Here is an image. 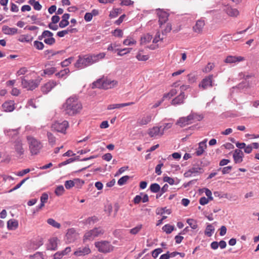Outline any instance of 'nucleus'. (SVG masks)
<instances>
[{"label":"nucleus","mask_w":259,"mask_h":259,"mask_svg":"<svg viewBox=\"0 0 259 259\" xmlns=\"http://www.w3.org/2000/svg\"><path fill=\"white\" fill-rule=\"evenodd\" d=\"M98 218L94 216V217H90V218H89L88 219H87L85 221L84 223L85 224L92 225V224H94L95 223L97 222L98 221Z\"/></svg>","instance_id":"nucleus-56"},{"label":"nucleus","mask_w":259,"mask_h":259,"mask_svg":"<svg viewBox=\"0 0 259 259\" xmlns=\"http://www.w3.org/2000/svg\"><path fill=\"white\" fill-rule=\"evenodd\" d=\"M76 32L77 29L76 28H68L66 30L58 31L57 33V35L59 37H62L64 36L66 34H68L69 33H75Z\"/></svg>","instance_id":"nucleus-34"},{"label":"nucleus","mask_w":259,"mask_h":259,"mask_svg":"<svg viewBox=\"0 0 259 259\" xmlns=\"http://www.w3.org/2000/svg\"><path fill=\"white\" fill-rule=\"evenodd\" d=\"M152 115L151 114H145L141 117H140L137 121L139 125H144L150 123L152 120Z\"/></svg>","instance_id":"nucleus-14"},{"label":"nucleus","mask_w":259,"mask_h":259,"mask_svg":"<svg viewBox=\"0 0 259 259\" xmlns=\"http://www.w3.org/2000/svg\"><path fill=\"white\" fill-rule=\"evenodd\" d=\"M53 33L49 30H45L41 36L38 37L39 39L44 38V42L48 45H52L55 42V39L53 37Z\"/></svg>","instance_id":"nucleus-7"},{"label":"nucleus","mask_w":259,"mask_h":259,"mask_svg":"<svg viewBox=\"0 0 259 259\" xmlns=\"http://www.w3.org/2000/svg\"><path fill=\"white\" fill-rule=\"evenodd\" d=\"M143 52V50H140L138 52L136 58L138 61H146L149 59V55L148 54L144 55Z\"/></svg>","instance_id":"nucleus-28"},{"label":"nucleus","mask_w":259,"mask_h":259,"mask_svg":"<svg viewBox=\"0 0 259 259\" xmlns=\"http://www.w3.org/2000/svg\"><path fill=\"white\" fill-rule=\"evenodd\" d=\"M148 134L151 138H157L163 135V130H162V126H154L148 130Z\"/></svg>","instance_id":"nucleus-10"},{"label":"nucleus","mask_w":259,"mask_h":259,"mask_svg":"<svg viewBox=\"0 0 259 259\" xmlns=\"http://www.w3.org/2000/svg\"><path fill=\"white\" fill-rule=\"evenodd\" d=\"M59 239L57 237L51 238L47 245V249L50 250H56L58 248Z\"/></svg>","instance_id":"nucleus-13"},{"label":"nucleus","mask_w":259,"mask_h":259,"mask_svg":"<svg viewBox=\"0 0 259 259\" xmlns=\"http://www.w3.org/2000/svg\"><path fill=\"white\" fill-rule=\"evenodd\" d=\"M185 96L184 93H181L178 96L172 100L171 104L176 105L182 104L185 99Z\"/></svg>","instance_id":"nucleus-29"},{"label":"nucleus","mask_w":259,"mask_h":259,"mask_svg":"<svg viewBox=\"0 0 259 259\" xmlns=\"http://www.w3.org/2000/svg\"><path fill=\"white\" fill-rule=\"evenodd\" d=\"M129 179L130 177L128 176H123L118 180L117 184L119 186H122L127 182Z\"/></svg>","instance_id":"nucleus-50"},{"label":"nucleus","mask_w":259,"mask_h":259,"mask_svg":"<svg viewBox=\"0 0 259 259\" xmlns=\"http://www.w3.org/2000/svg\"><path fill=\"white\" fill-rule=\"evenodd\" d=\"M122 10L120 8L114 9L112 11L110 12L109 17L110 18H115L118 14L121 13Z\"/></svg>","instance_id":"nucleus-47"},{"label":"nucleus","mask_w":259,"mask_h":259,"mask_svg":"<svg viewBox=\"0 0 259 259\" xmlns=\"http://www.w3.org/2000/svg\"><path fill=\"white\" fill-rule=\"evenodd\" d=\"M91 249L89 246L78 248L74 252V254L76 256H82L90 253Z\"/></svg>","instance_id":"nucleus-21"},{"label":"nucleus","mask_w":259,"mask_h":259,"mask_svg":"<svg viewBox=\"0 0 259 259\" xmlns=\"http://www.w3.org/2000/svg\"><path fill=\"white\" fill-rule=\"evenodd\" d=\"M189 116H191V123L195 122L196 121H200L201 120L203 116L201 114H198L196 113H191L189 115Z\"/></svg>","instance_id":"nucleus-33"},{"label":"nucleus","mask_w":259,"mask_h":259,"mask_svg":"<svg viewBox=\"0 0 259 259\" xmlns=\"http://www.w3.org/2000/svg\"><path fill=\"white\" fill-rule=\"evenodd\" d=\"M68 126V123L66 120L61 122L56 121L52 125V128L53 130L56 131L58 132L64 133L66 131Z\"/></svg>","instance_id":"nucleus-8"},{"label":"nucleus","mask_w":259,"mask_h":259,"mask_svg":"<svg viewBox=\"0 0 259 259\" xmlns=\"http://www.w3.org/2000/svg\"><path fill=\"white\" fill-rule=\"evenodd\" d=\"M27 140L31 153L32 155L38 154L42 147L40 142L30 136L27 137Z\"/></svg>","instance_id":"nucleus-2"},{"label":"nucleus","mask_w":259,"mask_h":259,"mask_svg":"<svg viewBox=\"0 0 259 259\" xmlns=\"http://www.w3.org/2000/svg\"><path fill=\"white\" fill-rule=\"evenodd\" d=\"M94 63L92 56L79 57L75 64V67L81 69Z\"/></svg>","instance_id":"nucleus-5"},{"label":"nucleus","mask_w":259,"mask_h":259,"mask_svg":"<svg viewBox=\"0 0 259 259\" xmlns=\"http://www.w3.org/2000/svg\"><path fill=\"white\" fill-rule=\"evenodd\" d=\"M214 67L213 63H208L207 65L203 69L204 72L208 73L211 71Z\"/></svg>","instance_id":"nucleus-54"},{"label":"nucleus","mask_w":259,"mask_h":259,"mask_svg":"<svg viewBox=\"0 0 259 259\" xmlns=\"http://www.w3.org/2000/svg\"><path fill=\"white\" fill-rule=\"evenodd\" d=\"M4 111L6 112H11L15 109L14 102L12 101L5 102L2 105Z\"/></svg>","instance_id":"nucleus-26"},{"label":"nucleus","mask_w":259,"mask_h":259,"mask_svg":"<svg viewBox=\"0 0 259 259\" xmlns=\"http://www.w3.org/2000/svg\"><path fill=\"white\" fill-rule=\"evenodd\" d=\"M224 11L230 17H237L239 15V12L237 9L229 6H226L224 9Z\"/></svg>","instance_id":"nucleus-16"},{"label":"nucleus","mask_w":259,"mask_h":259,"mask_svg":"<svg viewBox=\"0 0 259 259\" xmlns=\"http://www.w3.org/2000/svg\"><path fill=\"white\" fill-rule=\"evenodd\" d=\"M65 189L62 185L58 186L55 190V193L57 196L62 195L64 192Z\"/></svg>","instance_id":"nucleus-52"},{"label":"nucleus","mask_w":259,"mask_h":259,"mask_svg":"<svg viewBox=\"0 0 259 259\" xmlns=\"http://www.w3.org/2000/svg\"><path fill=\"white\" fill-rule=\"evenodd\" d=\"M159 28L163 34H166L170 31L171 30V25L170 23L167 21L161 24H159Z\"/></svg>","instance_id":"nucleus-22"},{"label":"nucleus","mask_w":259,"mask_h":259,"mask_svg":"<svg viewBox=\"0 0 259 259\" xmlns=\"http://www.w3.org/2000/svg\"><path fill=\"white\" fill-rule=\"evenodd\" d=\"M206 142L207 140L205 139L199 143V146L196 151V154L197 156H200L203 153L205 149L206 148Z\"/></svg>","instance_id":"nucleus-24"},{"label":"nucleus","mask_w":259,"mask_h":259,"mask_svg":"<svg viewBox=\"0 0 259 259\" xmlns=\"http://www.w3.org/2000/svg\"><path fill=\"white\" fill-rule=\"evenodd\" d=\"M105 55L106 54L105 53H101L97 55H92V57L94 63L98 62L101 59H103L105 57Z\"/></svg>","instance_id":"nucleus-43"},{"label":"nucleus","mask_w":259,"mask_h":259,"mask_svg":"<svg viewBox=\"0 0 259 259\" xmlns=\"http://www.w3.org/2000/svg\"><path fill=\"white\" fill-rule=\"evenodd\" d=\"M170 212V210L166 209V208H161L156 210V213L160 215H163L164 213L169 214Z\"/></svg>","instance_id":"nucleus-57"},{"label":"nucleus","mask_w":259,"mask_h":259,"mask_svg":"<svg viewBox=\"0 0 259 259\" xmlns=\"http://www.w3.org/2000/svg\"><path fill=\"white\" fill-rule=\"evenodd\" d=\"M134 102H128L125 103H121V104H110L107 106V109L109 110H112L114 109H119L125 106H128L134 104Z\"/></svg>","instance_id":"nucleus-25"},{"label":"nucleus","mask_w":259,"mask_h":259,"mask_svg":"<svg viewBox=\"0 0 259 259\" xmlns=\"http://www.w3.org/2000/svg\"><path fill=\"white\" fill-rule=\"evenodd\" d=\"M187 223L193 230L196 229L198 227L197 222L194 219H188L187 220Z\"/></svg>","instance_id":"nucleus-45"},{"label":"nucleus","mask_w":259,"mask_h":259,"mask_svg":"<svg viewBox=\"0 0 259 259\" xmlns=\"http://www.w3.org/2000/svg\"><path fill=\"white\" fill-rule=\"evenodd\" d=\"M243 60L244 58L241 56L236 57L229 56L226 58L225 62L227 63H234L237 62H240Z\"/></svg>","instance_id":"nucleus-27"},{"label":"nucleus","mask_w":259,"mask_h":259,"mask_svg":"<svg viewBox=\"0 0 259 259\" xmlns=\"http://www.w3.org/2000/svg\"><path fill=\"white\" fill-rule=\"evenodd\" d=\"M190 117L191 116L188 115L187 117H183L179 118V119L177 122V124L180 125L181 127H183L187 125L191 124Z\"/></svg>","instance_id":"nucleus-23"},{"label":"nucleus","mask_w":259,"mask_h":259,"mask_svg":"<svg viewBox=\"0 0 259 259\" xmlns=\"http://www.w3.org/2000/svg\"><path fill=\"white\" fill-rule=\"evenodd\" d=\"M164 35V34L162 33V34H161L159 31L157 32L155 36V37L153 39V42L157 43L159 41L162 40L163 39Z\"/></svg>","instance_id":"nucleus-53"},{"label":"nucleus","mask_w":259,"mask_h":259,"mask_svg":"<svg viewBox=\"0 0 259 259\" xmlns=\"http://www.w3.org/2000/svg\"><path fill=\"white\" fill-rule=\"evenodd\" d=\"M212 75H209L204 78L199 84V87L205 89L208 87H212Z\"/></svg>","instance_id":"nucleus-18"},{"label":"nucleus","mask_w":259,"mask_h":259,"mask_svg":"<svg viewBox=\"0 0 259 259\" xmlns=\"http://www.w3.org/2000/svg\"><path fill=\"white\" fill-rule=\"evenodd\" d=\"M150 191L153 193H157L160 191V187L159 184L157 183H153L150 185Z\"/></svg>","instance_id":"nucleus-49"},{"label":"nucleus","mask_w":259,"mask_h":259,"mask_svg":"<svg viewBox=\"0 0 259 259\" xmlns=\"http://www.w3.org/2000/svg\"><path fill=\"white\" fill-rule=\"evenodd\" d=\"M2 31L6 34L13 35L17 33L18 29L16 28H11L5 25L3 27Z\"/></svg>","instance_id":"nucleus-30"},{"label":"nucleus","mask_w":259,"mask_h":259,"mask_svg":"<svg viewBox=\"0 0 259 259\" xmlns=\"http://www.w3.org/2000/svg\"><path fill=\"white\" fill-rule=\"evenodd\" d=\"M70 73V70L68 68H65L55 74V76L58 78H66Z\"/></svg>","instance_id":"nucleus-32"},{"label":"nucleus","mask_w":259,"mask_h":259,"mask_svg":"<svg viewBox=\"0 0 259 259\" xmlns=\"http://www.w3.org/2000/svg\"><path fill=\"white\" fill-rule=\"evenodd\" d=\"M73 58L72 57H70L65 59L64 61L61 63V66L64 67L69 66L73 61Z\"/></svg>","instance_id":"nucleus-58"},{"label":"nucleus","mask_w":259,"mask_h":259,"mask_svg":"<svg viewBox=\"0 0 259 259\" xmlns=\"http://www.w3.org/2000/svg\"><path fill=\"white\" fill-rule=\"evenodd\" d=\"M33 40V37L30 35H21L19 37L18 40L22 42H30Z\"/></svg>","instance_id":"nucleus-35"},{"label":"nucleus","mask_w":259,"mask_h":259,"mask_svg":"<svg viewBox=\"0 0 259 259\" xmlns=\"http://www.w3.org/2000/svg\"><path fill=\"white\" fill-rule=\"evenodd\" d=\"M18 227V222L15 219H10L7 222V228L9 230H15Z\"/></svg>","instance_id":"nucleus-31"},{"label":"nucleus","mask_w":259,"mask_h":259,"mask_svg":"<svg viewBox=\"0 0 259 259\" xmlns=\"http://www.w3.org/2000/svg\"><path fill=\"white\" fill-rule=\"evenodd\" d=\"M48 141L50 144L54 145L55 143V138L51 133H48L47 134Z\"/></svg>","instance_id":"nucleus-63"},{"label":"nucleus","mask_w":259,"mask_h":259,"mask_svg":"<svg viewBox=\"0 0 259 259\" xmlns=\"http://www.w3.org/2000/svg\"><path fill=\"white\" fill-rule=\"evenodd\" d=\"M64 185L67 189H70L74 187V180L66 181L65 182Z\"/></svg>","instance_id":"nucleus-60"},{"label":"nucleus","mask_w":259,"mask_h":259,"mask_svg":"<svg viewBox=\"0 0 259 259\" xmlns=\"http://www.w3.org/2000/svg\"><path fill=\"white\" fill-rule=\"evenodd\" d=\"M60 82L56 81L54 80H51L44 84L41 88L42 92L44 94H48L50 92L54 87L57 84H59Z\"/></svg>","instance_id":"nucleus-12"},{"label":"nucleus","mask_w":259,"mask_h":259,"mask_svg":"<svg viewBox=\"0 0 259 259\" xmlns=\"http://www.w3.org/2000/svg\"><path fill=\"white\" fill-rule=\"evenodd\" d=\"M31 259H45V255L44 252H37L33 255H31Z\"/></svg>","instance_id":"nucleus-51"},{"label":"nucleus","mask_w":259,"mask_h":259,"mask_svg":"<svg viewBox=\"0 0 259 259\" xmlns=\"http://www.w3.org/2000/svg\"><path fill=\"white\" fill-rule=\"evenodd\" d=\"M188 82L190 83H194L196 81L197 77L193 73H190L188 75Z\"/></svg>","instance_id":"nucleus-59"},{"label":"nucleus","mask_w":259,"mask_h":259,"mask_svg":"<svg viewBox=\"0 0 259 259\" xmlns=\"http://www.w3.org/2000/svg\"><path fill=\"white\" fill-rule=\"evenodd\" d=\"M244 154L243 152L239 149H236L233 153V159L236 163H241L243 161Z\"/></svg>","instance_id":"nucleus-20"},{"label":"nucleus","mask_w":259,"mask_h":259,"mask_svg":"<svg viewBox=\"0 0 259 259\" xmlns=\"http://www.w3.org/2000/svg\"><path fill=\"white\" fill-rule=\"evenodd\" d=\"M34 46L36 48V49L39 50H41L43 49L44 45L41 41L35 40L34 41Z\"/></svg>","instance_id":"nucleus-62"},{"label":"nucleus","mask_w":259,"mask_h":259,"mask_svg":"<svg viewBox=\"0 0 259 259\" xmlns=\"http://www.w3.org/2000/svg\"><path fill=\"white\" fill-rule=\"evenodd\" d=\"M174 230V226L169 224H166L162 227V230L166 234L171 233Z\"/></svg>","instance_id":"nucleus-48"},{"label":"nucleus","mask_w":259,"mask_h":259,"mask_svg":"<svg viewBox=\"0 0 259 259\" xmlns=\"http://www.w3.org/2000/svg\"><path fill=\"white\" fill-rule=\"evenodd\" d=\"M104 79L105 78H101L98 79L97 81L94 82L93 83V88H99V89H104Z\"/></svg>","instance_id":"nucleus-36"},{"label":"nucleus","mask_w":259,"mask_h":259,"mask_svg":"<svg viewBox=\"0 0 259 259\" xmlns=\"http://www.w3.org/2000/svg\"><path fill=\"white\" fill-rule=\"evenodd\" d=\"M41 79L27 80L24 78L22 79V85L23 88L27 90H33L38 87Z\"/></svg>","instance_id":"nucleus-6"},{"label":"nucleus","mask_w":259,"mask_h":259,"mask_svg":"<svg viewBox=\"0 0 259 259\" xmlns=\"http://www.w3.org/2000/svg\"><path fill=\"white\" fill-rule=\"evenodd\" d=\"M214 231V227L211 224H208L206 226V229L205 231V234L208 237H210L212 236Z\"/></svg>","instance_id":"nucleus-39"},{"label":"nucleus","mask_w":259,"mask_h":259,"mask_svg":"<svg viewBox=\"0 0 259 259\" xmlns=\"http://www.w3.org/2000/svg\"><path fill=\"white\" fill-rule=\"evenodd\" d=\"M132 50V48H124L123 49H120L119 50V52H118L117 55L119 56H122L124 55L130 53Z\"/></svg>","instance_id":"nucleus-55"},{"label":"nucleus","mask_w":259,"mask_h":259,"mask_svg":"<svg viewBox=\"0 0 259 259\" xmlns=\"http://www.w3.org/2000/svg\"><path fill=\"white\" fill-rule=\"evenodd\" d=\"M14 148L17 154L21 155L24 154L25 150L21 140H16L14 143Z\"/></svg>","instance_id":"nucleus-15"},{"label":"nucleus","mask_w":259,"mask_h":259,"mask_svg":"<svg viewBox=\"0 0 259 259\" xmlns=\"http://www.w3.org/2000/svg\"><path fill=\"white\" fill-rule=\"evenodd\" d=\"M155 12L158 18L159 24L168 21L169 14L166 11L163 9H157Z\"/></svg>","instance_id":"nucleus-11"},{"label":"nucleus","mask_w":259,"mask_h":259,"mask_svg":"<svg viewBox=\"0 0 259 259\" xmlns=\"http://www.w3.org/2000/svg\"><path fill=\"white\" fill-rule=\"evenodd\" d=\"M177 93L176 89H172L168 94H165L163 96V98H168L170 99L172 96H175Z\"/></svg>","instance_id":"nucleus-61"},{"label":"nucleus","mask_w":259,"mask_h":259,"mask_svg":"<svg viewBox=\"0 0 259 259\" xmlns=\"http://www.w3.org/2000/svg\"><path fill=\"white\" fill-rule=\"evenodd\" d=\"M98 250L102 253H108L113 250L114 247L107 241H100L95 243Z\"/></svg>","instance_id":"nucleus-4"},{"label":"nucleus","mask_w":259,"mask_h":259,"mask_svg":"<svg viewBox=\"0 0 259 259\" xmlns=\"http://www.w3.org/2000/svg\"><path fill=\"white\" fill-rule=\"evenodd\" d=\"M104 90H108L115 88L118 85V81L115 80H111L110 79H104Z\"/></svg>","instance_id":"nucleus-19"},{"label":"nucleus","mask_w":259,"mask_h":259,"mask_svg":"<svg viewBox=\"0 0 259 259\" xmlns=\"http://www.w3.org/2000/svg\"><path fill=\"white\" fill-rule=\"evenodd\" d=\"M74 187H75L77 189H80L84 183V181L76 178L74 179Z\"/></svg>","instance_id":"nucleus-46"},{"label":"nucleus","mask_w":259,"mask_h":259,"mask_svg":"<svg viewBox=\"0 0 259 259\" xmlns=\"http://www.w3.org/2000/svg\"><path fill=\"white\" fill-rule=\"evenodd\" d=\"M205 25L204 20L200 19L196 21L195 25L193 26V31L197 33H200L202 32L203 27Z\"/></svg>","instance_id":"nucleus-17"},{"label":"nucleus","mask_w":259,"mask_h":259,"mask_svg":"<svg viewBox=\"0 0 259 259\" xmlns=\"http://www.w3.org/2000/svg\"><path fill=\"white\" fill-rule=\"evenodd\" d=\"M47 223L50 225L52 226V227L59 229L61 227V225L60 223L56 222L55 220L53 219H49L47 220Z\"/></svg>","instance_id":"nucleus-44"},{"label":"nucleus","mask_w":259,"mask_h":259,"mask_svg":"<svg viewBox=\"0 0 259 259\" xmlns=\"http://www.w3.org/2000/svg\"><path fill=\"white\" fill-rule=\"evenodd\" d=\"M137 43V41L131 37H127L123 41V45L125 46H133L136 45Z\"/></svg>","instance_id":"nucleus-40"},{"label":"nucleus","mask_w":259,"mask_h":259,"mask_svg":"<svg viewBox=\"0 0 259 259\" xmlns=\"http://www.w3.org/2000/svg\"><path fill=\"white\" fill-rule=\"evenodd\" d=\"M104 233V231L102 228H95L91 230L87 231L85 233L83 241L84 242L93 240L95 238L102 235Z\"/></svg>","instance_id":"nucleus-3"},{"label":"nucleus","mask_w":259,"mask_h":259,"mask_svg":"<svg viewBox=\"0 0 259 259\" xmlns=\"http://www.w3.org/2000/svg\"><path fill=\"white\" fill-rule=\"evenodd\" d=\"M56 68L55 67L48 68L44 70L42 73L41 74V76H45L47 75L50 76L53 74L56 71Z\"/></svg>","instance_id":"nucleus-37"},{"label":"nucleus","mask_w":259,"mask_h":259,"mask_svg":"<svg viewBox=\"0 0 259 259\" xmlns=\"http://www.w3.org/2000/svg\"><path fill=\"white\" fill-rule=\"evenodd\" d=\"M162 252V249L160 248H158L154 249L152 253V255L153 257H157L158 255Z\"/></svg>","instance_id":"nucleus-64"},{"label":"nucleus","mask_w":259,"mask_h":259,"mask_svg":"<svg viewBox=\"0 0 259 259\" xmlns=\"http://www.w3.org/2000/svg\"><path fill=\"white\" fill-rule=\"evenodd\" d=\"M152 38V36L151 35L149 34H145L141 38V44L142 45H145L150 42Z\"/></svg>","instance_id":"nucleus-38"},{"label":"nucleus","mask_w":259,"mask_h":259,"mask_svg":"<svg viewBox=\"0 0 259 259\" xmlns=\"http://www.w3.org/2000/svg\"><path fill=\"white\" fill-rule=\"evenodd\" d=\"M78 235V233L74 228H70L67 231L65 239L68 243H72L77 239Z\"/></svg>","instance_id":"nucleus-9"},{"label":"nucleus","mask_w":259,"mask_h":259,"mask_svg":"<svg viewBox=\"0 0 259 259\" xmlns=\"http://www.w3.org/2000/svg\"><path fill=\"white\" fill-rule=\"evenodd\" d=\"M203 171V170L202 169V168L198 166H194L193 167H192L191 168H190L188 171V172H190L191 173V175H194V176L196 174H200V173H202Z\"/></svg>","instance_id":"nucleus-41"},{"label":"nucleus","mask_w":259,"mask_h":259,"mask_svg":"<svg viewBox=\"0 0 259 259\" xmlns=\"http://www.w3.org/2000/svg\"><path fill=\"white\" fill-rule=\"evenodd\" d=\"M143 225L142 224H139L135 227L130 230L129 232L130 234L132 235L137 234L142 229Z\"/></svg>","instance_id":"nucleus-42"},{"label":"nucleus","mask_w":259,"mask_h":259,"mask_svg":"<svg viewBox=\"0 0 259 259\" xmlns=\"http://www.w3.org/2000/svg\"><path fill=\"white\" fill-rule=\"evenodd\" d=\"M82 108V104L76 97L68 98L62 105V110L66 114L73 116L79 113Z\"/></svg>","instance_id":"nucleus-1"}]
</instances>
